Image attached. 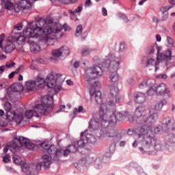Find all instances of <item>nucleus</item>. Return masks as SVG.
<instances>
[{
	"label": "nucleus",
	"instance_id": "nucleus-18",
	"mask_svg": "<svg viewBox=\"0 0 175 175\" xmlns=\"http://www.w3.org/2000/svg\"><path fill=\"white\" fill-rule=\"evenodd\" d=\"M45 81L47 84V87L52 88L55 94H58V92L62 90V85H61V83H57V82H55V80H54V75L53 74L48 75Z\"/></svg>",
	"mask_w": 175,
	"mask_h": 175
},
{
	"label": "nucleus",
	"instance_id": "nucleus-62",
	"mask_svg": "<svg viewBox=\"0 0 175 175\" xmlns=\"http://www.w3.org/2000/svg\"><path fill=\"white\" fill-rule=\"evenodd\" d=\"M158 79H167V75H159L157 76Z\"/></svg>",
	"mask_w": 175,
	"mask_h": 175
},
{
	"label": "nucleus",
	"instance_id": "nucleus-48",
	"mask_svg": "<svg viewBox=\"0 0 175 175\" xmlns=\"http://www.w3.org/2000/svg\"><path fill=\"white\" fill-rule=\"evenodd\" d=\"M4 107L7 111H10L12 110V104L10 103H5Z\"/></svg>",
	"mask_w": 175,
	"mask_h": 175
},
{
	"label": "nucleus",
	"instance_id": "nucleus-37",
	"mask_svg": "<svg viewBox=\"0 0 175 175\" xmlns=\"http://www.w3.org/2000/svg\"><path fill=\"white\" fill-rule=\"evenodd\" d=\"M13 162L16 165H21V163H23V161L21 160V157H20V156L14 155L13 157Z\"/></svg>",
	"mask_w": 175,
	"mask_h": 175
},
{
	"label": "nucleus",
	"instance_id": "nucleus-54",
	"mask_svg": "<svg viewBox=\"0 0 175 175\" xmlns=\"http://www.w3.org/2000/svg\"><path fill=\"white\" fill-rule=\"evenodd\" d=\"M169 18V13H163L162 21H166Z\"/></svg>",
	"mask_w": 175,
	"mask_h": 175
},
{
	"label": "nucleus",
	"instance_id": "nucleus-12",
	"mask_svg": "<svg viewBox=\"0 0 175 175\" xmlns=\"http://www.w3.org/2000/svg\"><path fill=\"white\" fill-rule=\"evenodd\" d=\"M95 143H96V138L92 134H85V132H82L81 133V139L75 142L78 148L79 147H84L85 144H95Z\"/></svg>",
	"mask_w": 175,
	"mask_h": 175
},
{
	"label": "nucleus",
	"instance_id": "nucleus-22",
	"mask_svg": "<svg viewBox=\"0 0 175 175\" xmlns=\"http://www.w3.org/2000/svg\"><path fill=\"white\" fill-rule=\"evenodd\" d=\"M117 143L118 142H116L115 141H113V143L111 144L109 146V152H106L103 155V160L106 159L107 158V159L104 162H109V161H110V158H111V155H113V154H114V152H116V144H117Z\"/></svg>",
	"mask_w": 175,
	"mask_h": 175
},
{
	"label": "nucleus",
	"instance_id": "nucleus-30",
	"mask_svg": "<svg viewBox=\"0 0 175 175\" xmlns=\"http://www.w3.org/2000/svg\"><path fill=\"white\" fill-rule=\"evenodd\" d=\"M54 80L56 83L61 84V83H64L65 81V76L61 74H56L55 75H53Z\"/></svg>",
	"mask_w": 175,
	"mask_h": 175
},
{
	"label": "nucleus",
	"instance_id": "nucleus-64",
	"mask_svg": "<svg viewBox=\"0 0 175 175\" xmlns=\"http://www.w3.org/2000/svg\"><path fill=\"white\" fill-rule=\"evenodd\" d=\"M66 84L68 85H73V81H72V80H70V79H68L66 81Z\"/></svg>",
	"mask_w": 175,
	"mask_h": 175
},
{
	"label": "nucleus",
	"instance_id": "nucleus-29",
	"mask_svg": "<svg viewBox=\"0 0 175 175\" xmlns=\"http://www.w3.org/2000/svg\"><path fill=\"white\" fill-rule=\"evenodd\" d=\"M12 92H22L23 85L21 83H14L11 85Z\"/></svg>",
	"mask_w": 175,
	"mask_h": 175
},
{
	"label": "nucleus",
	"instance_id": "nucleus-34",
	"mask_svg": "<svg viewBox=\"0 0 175 175\" xmlns=\"http://www.w3.org/2000/svg\"><path fill=\"white\" fill-rule=\"evenodd\" d=\"M14 120L16 124H21L24 120V116L23 115V113H19L18 115H16Z\"/></svg>",
	"mask_w": 175,
	"mask_h": 175
},
{
	"label": "nucleus",
	"instance_id": "nucleus-61",
	"mask_svg": "<svg viewBox=\"0 0 175 175\" xmlns=\"http://www.w3.org/2000/svg\"><path fill=\"white\" fill-rule=\"evenodd\" d=\"M6 170L8 172H10V173H16V170H14V169L12 168L11 167H6Z\"/></svg>",
	"mask_w": 175,
	"mask_h": 175
},
{
	"label": "nucleus",
	"instance_id": "nucleus-27",
	"mask_svg": "<svg viewBox=\"0 0 175 175\" xmlns=\"http://www.w3.org/2000/svg\"><path fill=\"white\" fill-rule=\"evenodd\" d=\"M161 124L163 125V129H170V128H169V126H170V125H172V124H173V119L170 117H166L164 119H163V120L161 121Z\"/></svg>",
	"mask_w": 175,
	"mask_h": 175
},
{
	"label": "nucleus",
	"instance_id": "nucleus-47",
	"mask_svg": "<svg viewBox=\"0 0 175 175\" xmlns=\"http://www.w3.org/2000/svg\"><path fill=\"white\" fill-rule=\"evenodd\" d=\"M83 10V7L79 6L74 12L72 10H69L71 14H75V13H80Z\"/></svg>",
	"mask_w": 175,
	"mask_h": 175
},
{
	"label": "nucleus",
	"instance_id": "nucleus-21",
	"mask_svg": "<svg viewBox=\"0 0 175 175\" xmlns=\"http://www.w3.org/2000/svg\"><path fill=\"white\" fill-rule=\"evenodd\" d=\"M159 64L158 60L156 61L154 59H149L146 62V68H148L149 70L154 69V72H158L159 70Z\"/></svg>",
	"mask_w": 175,
	"mask_h": 175
},
{
	"label": "nucleus",
	"instance_id": "nucleus-25",
	"mask_svg": "<svg viewBox=\"0 0 175 175\" xmlns=\"http://www.w3.org/2000/svg\"><path fill=\"white\" fill-rule=\"evenodd\" d=\"M166 100L163 99L161 101L157 102L153 108H150V110H153V113H157L161 111L163 108L164 105H166Z\"/></svg>",
	"mask_w": 175,
	"mask_h": 175
},
{
	"label": "nucleus",
	"instance_id": "nucleus-10",
	"mask_svg": "<svg viewBox=\"0 0 175 175\" xmlns=\"http://www.w3.org/2000/svg\"><path fill=\"white\" fill-rule=\"evenodd\" d=\"M45 84L46 79H44L42 74H39L35 80L29 79L26 81L25 87L28 92H32V91H36L38 88H42Z\"/></svg>",
	"mask_w": 175,
	"mask_h": 175
},
{
	"label": "nucleus",
	"instance_id": "nucleus-6",
	"mask_svg": "<svg viewBox=\"0 0 175 175\" xmlns=\"http://www.w3.org/2000/svg\"><path fill=\"white\" fill-rule=\"evenodd\" d=\"M98 65L101 69L105 68L109 72V79L111 83L116 84L120 81V75H118V69H120V65H121V57H117L114 56V54L109 53L106 56V59H100L96 61ZM102 68H101V67Z\"/></svg>",
	"mask_w": 175,
	"mask_h": 175
},
{
	"label": "nucleus",
	"instance_id": "nucleus-11",
	"mask_svg": "<svg viewBox=\"0 0 175 175\" xmlns=\"http://www.w3.org/2000/svg\"><path fill=\"white\" fill-rule=\"evenodd\" d=\"M111 116H113V117L111 118V122L113 124H117V122H121V121H124L127 117L129 122H133L135 121V118L133 115L129 113L128 111H122V112H118L116 111V109H112L110 111Z\"/></svg>",
	"mask_w": 175,
	"mask_h": 175
},
{
	"label": "nucleus",
	"instance_id": "nucleus-33",
	"mask_svg": "<svg viewBox=\"0 0 175 175\" xmlns=\"http://www.w3.org/2000/svg\"><path fill=\"white\" fill-rule=\"evenodd\" d=\"M67 148H68L70 152L72 153L77 152V150H79V147L77 146L75 142L72 144L68 146Z\"/></svg>",
	"mask_w": 175,
	"mask_h": 175
},
{
	"label": "nucleus",
	"instance_id": "nucleus-38",
	"mask_svg": "<svg viewBox=\"0 0 175 175\" xmlns=\"http://www.w3.org/2000/svg\"><path fill=\"white\" fill-rule=\"evenodd\" d=\"M82 32H83V25H79L76 29L75 36L77 37L80 36Z\"/></svg>",
	"mask_w": 175,
	"mask_h": 175
},
{
	"label": "nucleus",
	"instance_id": "nucleus-19",
	"mask_svg": "<svg viewBox=\"0 0 175 175\" xmlns=\"http://www.w3.org/2000/svg\"><path fill=\"white\" fill-rule=\"evenodd\" d=\"M134 99L135 103L138 105H142L146 102V94L142 93L140 92H136L133 94L132 93L129 94V101L127 102V105H132V99Z\"/></svg>",
	"mask_w": 175,
	"mask_h": 175
},
{
	"label": "nucleus",
	"instance_id": "nucleus-43",
	"mask_svg": "<svg viewBox=\"0 0 175 175\" xmlns=\"http://www.w3.org/2000/svg\"><path fill=\"white\" fill-rule=\"evenodd\" d=\"M172 8V6H163L160 8V11L162 12V13H168L167 11L170 10V8Z\"/></svg>",
	"mask_w": 175,
	"mask_h": 175
},
{
	"label": "nucleus",
	"instance_id": "nucleus-52",
	"mask_svg": "<svg viewBox=\"0 0 175 175\" xmlns=\"http://www.w3.org/2000/svg\"><path fill=\"white\" fill-rule=\"evenodd\" d=\"M119 50H120V51H121L122 53L124 52V51H125V43H124V42H120Z\"/></svg>",
	"mask_w": 175,
	"mask_h": 175
},
{
	"label": "nucleus",
	"instance_id": "nucleus-26",
	"mask_svg": "<svg viewBox=\"0 0 175 175\" xmlns=\"http://www.w3.org/2000/svg\"><path fill=\"white\" fill-rule=\"evenodd\" d=\"M16 49V45H14V43L13 42L10 41V40H8L5 42L4 44V50L6 53H12V51Z\"/></svg>",
	"mask_w": 175,
	"mask_h": 175
},
{
	"label": "nucleus",
	"instance_id": "nucleus-45",
	"mask_svg": "<svg viewBox=\"0 0 175 175\" xmlns=\"http://www.w3.org/2000/svg\"><path fill=\"white\" fill-rule=\"evenodd\" d=\"M57 150H61L62 151V154L60 155V157L62 155V153L64 152V157H68L69 155V154H70V151L69 150L68 148H67L66 150H62V149H57Z\"/></svg>",
	"mask_w": 175,
	"mask_h": 175
},
{
	"label": "nucleus",
	"instance_id": "nucleus-57",
	"mask_svg": "<svg viewBox=\"0 0 175 175\" xmlns=\"http://www.w3.org/2000/svg\"><path fill=\"white\" fill-rule=\"evenodd\" d=\"M63 28L64 29L65 31H70V27H69V25H68V24L65 23L63 25Z\"/></svg>",
	"mask_w": 175,
	"mask_h": 175
},
{
	"label": "nucleus",
	"instance_id": "nucleus-14",
	"mask_svg": "<svg viewBox=\"0 0 175 175\" xmlns=\"http://www.w3.org/2000/svg\"><path fill=\"white\" fill-rule=\"evenodd\" d=\"M153 87L154 88H156V94L157 96H164L167 98H172V92L166 84L161 83L159 85H157L154 83Z\"/></svg>",
	"mask_w": 175,
	"mask_h": 175
},
{
	"label": "nucleus",
	"instance_id": "nucleus-42",
	"mask_svg": "<svg viewBox=\"0 0 175 175\" xmlns=\"http://www.w3.org/2000/svg\"><path fill=\"white\" fill-rule=\"evenodd\" d=\"M167 40L168 43V47H173V45L174 44V41L173 40V38H172V37L167 36Z\"/></svg>",
	"mask_w": 175,
	"mask_h": 175
},
{
	"label": "nucleus",
	"instance_id": "nucleus-50",
	"mask_svg": "<svg viewBox=\"0 0 175 175\" xmlns=\"http://www.w3.org/2000/svg\"><path fill=\"white\" fill-rule=\"evenodd\" d=\"M35 166H36V172H39V170H42V166H43V163L40 162L38 164H36Z\"/></svg>",
	"mask_w": 175,
	"mask_h": 175
},
{
	"label": "nucleus",
	"instance_id": "nucleus-2",
	"mask_svg": "<svg viewBox=\"0 0 175 175\" xmlns=\"http://www.w3.org/2000/svg\"><path fill=\"white\" fill-rule=\"evenodd\" d=\"M101 76H103V70L96 65L88 68L85 71V77L88 83L92 85L90 90V96H94L95 101L98 105H100V107H102V105H105L108 111H111V110H114L116 106L120 105V100H121V98H120V90L117 85L113 84L109 85V94L111 96L107 101V104L103 103L102 93L96 89L100 87V82L94 81L95 79H99Z\"/></svg>",
	"mask_w": 175,
	"mask_h": 175
},
{
	"label": "nucleus",
	"instance_id": "nucleus-40",
	"mask_svg": "<svg viewBox=\"0 0 175 175\" xmlns=\"http://www.w3.org/2000/svg\"><path fill=\"white\" fill-rule=\"evenodd\" d=\"M9 121L8 119H1L0 120V126H2L3 128H5V126H8Z\"/></svg>",
	"mask_w": 175,
	"mask_h": 175
},
{
	"label": "nucleus",
	"instance_id": "nucleus-24",
	"mask_svg": "<svg viewBox=\"0 0 175 175\" xmlns=\"http://www.w3.org/2000/svg\"><path fill=\"white\" fill-rule=\"evenodd\" d=\"M42 162H41L43 164L44 169H49L51 165V161L53 159V157L49 154H44L42 157Z\"/></svg>",
	"mask_w": 175,
	"mask_h": 175
},
{
	"label": "nucleus",
	"instance_id": "nucleus-9",
	"mask_svg": "<svg viewBox=\"0 0 175 175\" xmlns=\"http://www.w3.org/2000/svg\"><path fill=\"white\" fill-rule=\"evenodd\" d=\"M107 157L105 160L100 157H94L92 155L87 156L85 158H83L79 161V165L81 166H90V165H92L95 169H102L103 167V163H107V162H105L107 160Z\"/></svg>",
	"mask_w": 175,
	"mask_h": 175
},
{
	"label": "nucleus",
	"instance_id": "nucleus-20",
	"mask_svg": "<svg viewBox=\"0 0 175 175\" xmlns=\"http://www.w3.org/2000/svg\"><path fill=\"white\" fill-rule=\"evenodd\" d=\"M70 54V51L68 46H63L59 49H55L52 51V59H57V58H59L61 55L62 57H65L66 55H69Z\"/></svg>",
	"mask_w": 175,
	"mask_h": 175
},
{
	"label": "nucleus",
	"instance_id": "nucleus-1",
	"mask_svg": "<svg viewBox=\"0 0 175 175\" xmlns=\"http://www.w3.org/2000/svg\"><path fill=\"white\" fill-rule=\"evenodd\" d=\"M41 42L46 46H54L55 40L61 39L64 36L62 27L57 23H53L51 19L40 18L35 22L27 25V27L21 33H14L11 35V39L17 44L21 46L25 43L27 39H35L41 36Z\"/></svg>",
	"mask_w": 175,
	"mask_h": 175
},
{
	"label": "nucleus",
	"instance_id": "nucleus-49",
	"mask_svg": "<svg viewBox=\"0 0 175 175\" xmlns=\"http://www.w3.org/2000/svg\"><path fill=\"white\" fill-rule=\"evenodd\" d=\"M127 83L129 85H133V84H136V80L133 78H129L127 79Z\"/></svg>",
	"mask_w": 175,
	"mask_h": 175
},
{
	"label": "nucleus",
	"instance_id": "nucleus-46",
	"mask_svg": "<svg viewBox=\"0 0 175 175\" xmlns=\"http://www.w3.org/2000/svg\"><path fill=\"white\" fill-rule=\"evenodd\" d=\"M25 70V67L24 66H20L16 70V75H17V73H23V72Z\"/></svg>",
	"mask_w": 175,
	"mask_h": 175
},
{
	"label": "nucleus",
	"instance_id": "nucleus-55",
	"mask_svg": "<svg viewBox=\"0 0 175 175\" xmlns=\"http://www.w3.org/2000/svg\"><path fill=\"white\" fill-rule=\"evenodd\" d=\"M66 107L65 105H60L59 109L56 111V113H61V111H65Z\"/></svg>",
	"mask_w": 175,
	"mask_h": 175
},
{
	"label": "nucleus",
	"instance_id": "nucleus-39",
	"mask_svg": "<svg viewBox=\"0 0 175 175\" xmlns=\"http://www.w3.org/2000/svg\"><path fill=\"white\" fill-rule=\"evenodd\" d=\"M118 17H119V18H120L121 20H123L124 23H128V21H129V19H128V16L122 13L118 14Z\"/></svg>",
	"mask_w": 175,
	"mask_h": 175
},
{
	"label": "nucleus",
	"instance_id": "nucleus-44",
	"mask_svg": "<svg viewBox=\"0 0 175 175\" xmlns=\"http://www.w3.org/2000/svg\"><path fill=\"white\" fill-rule=\"evenodd\" d=\"M157 47H161V46H158L157 44H154L153 46H151L149 49V50H148L149 54H154V53H155V50H157Z\"/></svg>",
	"mask_w": 175,
	"mask_h": 175
},
{
	"label": "nucleus",
	"instance_id": "nucleus-16",
	"mask_svg": "<svg viewBox=\"0 0 175 175\" xmlns=\"http://www.w3.org/2000/svg\"><path fill=\"white\" fill-rule=\"evenodd\" d=\"M13 144H15V147H27L29 150L35 148V144L29 142V139L25 137H16L14 139Z\"/></svg>",
	"mask_w": 175,
	"mask_h": 175
},
{
	"label": "nucleus",
	"instance_id": "nucleus-15",
	"mask_svg": "<svg viewBox=\"0 0 175 175\" xmlns=\"http://www.w3.org/2000/svg\"><path fill=\"white\" fill-rule=\"evenodd\" d=\"M100 113V111H99V113ZM89 129H90V131H96L94 135H92L94 137L96 135H99V133H100L101 131L103 129L100 122V115H99V119L92 118L90 120L89 122Z\"/></svg>",
	"mask_w": 175,
	"mask_h": 175
},
{
	"label": "nucleus",
	"instance_id": "nucleus-4",
	"mask_svg": "<svg viewBox=\"0 0 175 175\" xmlns=\"http://www.w3.org/2000/svg\"><path fill=\"white\" fill-rule=\"evenodd\" d=\"M111 111L107 109V107L105 104H101L100 107V120L103 129L98 135H96L95 138L98 142L99 139H111L112 142L120 143L121 140V134L118 133L114 126L117 124L113 123L111 120L113 117L111 115Z\"/></svg>",
	"mask_w": 175,
	"mask_h": 175
},
{
	"label": "nucleus",
	"instance_id": "nucleus-32",
	"mask_svg": "<svg viewBox=\"0 0 175 175\" xmlns=\"http://www.w3.org/2000/svg\"><path fill=\"white\" fill-rule=\"evenodd\" d=\"M94 49H92L84 47V48H82L81 54L83 56L90 55V54H91V53H92Z\"/></svg>",
	"mask_w": 175,
	"mask_h": 175
},
{
	"label": "nucleus",
	"instance_id": "nucleus-36",
	"mask_svg": "<svg viewBox=\"0 0 175 175\" xmlns=\"http://www.w3.org/2000/svg\"><path fill=\"white\" fill-rule=\"evenodd\" d=\"M157 94V89L154 86L149 87L148 90L147 91V95L148 96H152Z\"/></svg>",
	"mask_w": 175,
	"mask_h": 175
},
{
	"label": "nucleus",
	"instance_id": "nucleus-56",
	"mask_svg": "<svg viewBox=\"0 0 175 175\" xmlns=\"http://www.w3.org/2000/svg\"><path fill=\"white\" fill-rule=\"evenodd\" d=\"M3 38H5V34H1V39L0 40V49H3Z\"/></svg>",
	"mask_w": 175,
	"mask_h": 175
},
{
	"label": "nucleus",
	"instance_id": "nucleus-51",
	"mask_svg": "<svg viewBox=\"0 0 175 175\" xmlns=\"http://www.w3.org/2000/svg\"><path fill=\"white\" fill-rule=\"evenodd\" d=\"M16 65V63L14 62H7L5 64L6 68H13Z\"/></svg>",
	"mask_w": 175,
	"mask_h": 175
},
{
	"label": "nucleus",
	"instance_id": "nucleus-3",
	"mask_svg": "<svg viewBox=\"0 0 175 175\" xmlns=\"http://www.w3.org/2000/svg\"><path fill=\"white\" fill-rule=\"evenodd\" d=\"M149 116L146 113V107L143 106H139L135 109L134 115L135 118V122L138 125H142L135 128V129H129L128 134L133 135L135 133L138 137V140H141L144 137L147 136V133H143L141 129L146 130L148 132L150 129L152 131L157 132L159 128L156 127L154 124L157 122L159 118L158 113L154 112V109L149 110Z\"/></svg>",
	"mask_w": 175,
	"mask_h": 175
},
{
	"label": "nucleus",
	"instance_id": "nucleus-8",
	"mask_svg": "<svg viewBox=\"0 0 175 175\" xmlns=\"http://www.w3.org/2000/svg\"><path fill=\"white\" fill-rule=\"evenodd\" d=\"M2 6H4L6 10H14L15 13H19L22 11V14H27L32 8V1L31 0H1ZM36 2L38 0H31Z\"/></svg>",
	"mask_w": 175,
	"mask_h": 175
},
{
	"label": "nucleus",
	"instance_id": "nucleus-28",
	"mask_svg": "<svg viewBox=\"0 0 175 175\" xmlns=\"http://www.w3.org/2000/svg\"><path fill=\"white\" fill-rule=\"evenodd\" d=\"M29 46L31 53H39L41 50L40 45L33 41L29 42Z\"/></svg>",
	"mask_w": 175,
	"mask_h": 175
},
{
	"label": "nucleus",
	"instance_id": "nucleus-13",
	"mask_svg": "<svg viewBox=\"0 0 175 175\" xmlns=\"http://www.w3.org/2000/svg\"><path fill=\"white\" fill-rule=\"evenodd\" d=\"M41 147L44 150V152H48L49 155H52L53 159H57L61 157V154H62V150H58L57 146L52 145L49 146L47 142H44L41 144Z\"/></svg>",
	"mask_w": 175,
	"mask_h": 175
},
{
	"label": "nucleus",
	"instance_id": "nucleus-31",
	"mask_svg": "<svg viewBox=\"0 0 175 175\" xmlns=\"http://www.w3.org/2000/svg\"><path fill=\"white\" fill-rule=\"evenodd\" d=\"M21 167L22 172L23 173H25L26 174H32V172H31V168L27 163H22Z\"/></svg>",
	"mask_w": 175,
	"mask_h": 175
},
{
	"label": "nucleus",
	"instance_id": "nucleus-59",
	"mask_svg": "<svg viewBox=\"0 0 175 175\" xmlns=\"http://www.w3.org/2000/svg\"><path fill=\"white\" fill-rule=\"evenodd\" d=\"M73 66L75 68H79L80 66V62L79 61H75L73 64Z\"/></svg>",
	"mask_w": 175,
	"mask_h": 175
},
{
	"label": "nucleus",
	"instance_id": "nucleus-7",
	"mask_svg": "<svg viewBox=\"0 0 175 175\" xmlns=\"http://www.w3.org/2000/svg\"><path fill=\"white\" fill-rule=\"evenodd\" d=\"M53 97L49 95L44 96L40 103L36 104L33 109H28L26 111L25 116L29 120H31L33 117V114L37 118L40 117V114H43L44 116H47L50 114V111L53 110V105L49 102L53 100Z\"/></svg>",
	"mask_w": 175,
	"mask_h": 175
},
{
	"label": "nucleus",
	"instance_id": "nucleus-17",
	"mask_svg": "<svg viewBox=\"0 0 175 175\" xmlns=\"http://www.w3.org/2000/svg\"><path fill=\"white\" fill-rule=\"evenodd\" d=\"M164 132H165V133H169L165 136L164 140L165 148L169 149V147L172 146V144H174L175 143V126H173L168 130L164 129Z\"/></svg>",
	"mask_w": 175,
	"mask_h": 175
},
{
	"label": "nucleus",
	"instance_id": "nucleus-63",
	"mask_svg": "<svg viewBox=\"0 0 175 175\" xmlns=\"http://www.w3.org/2000/svg\"><path fill=\"white\" fill-rule=\"evenodd\" d=\"M152 20H153L154 23H156V24H159V19L158 18V17L154 16L152 18Z\"/></svg>",
	"mask_w": 175,
	"mask_h": 175
},
{
	"label": "nucleus",
	"instance_id": "nucleus-5",
	"mask_svg": "<svg viewBox=\"0 0 175 175\" xmlns=\"http://www.w3.org/2000/svg\"><path fill=\"white\" fill-rule=\"evenodd\" d=\"M142 131V133H147V135L139 140L141 143L142 147L139 148V151L142 154H148V155H152V152L151 150L154 148L156 151H162L163 150V146L162 143L158 141L157 137H155V133L159 132V129L156 131H152L150 129L148 131L144 129H139Z\"/></svg>",
	"mask_w": 175,
	"mask_h": 175
},
{
	"label": "nucleus",
	"instance_id": "nucleus-23",
	"mask_svg": "<svg viewBox=\"0 0 175 175\" xmlns=\"http://www.w3.org/2000/svg\"><path fill=\"white\" fill-rule=\"evenodd\" d=\"M154 84H155V81L152 79H145L141 81L139 85V88L140 90H144V88H149V87H154Z\"/></svg>",
	"mask_w": 175,
	"mask_h": 175
},
{
	"label": "nucleus",
	"instance_id": "nucleus-35",
	"mask_svg": "<svg viewBox=\"0 0 175 175\" xmlns=\"http://www.w3.org/2000/svg\"><path fill=\"white\" fill-rule=\"evenodd\" d=\"M73 113H74V116H76V115H77V113H87V110L84 109L83 106H79V107H78V108H75Z\"/></svg>",
	"mask_w": 175,
	"mask_h": 175
},
{
	"label": "nucleus",
	"instance_id": "nucleus-58",
	"mask_svg": "<svg viewBox=\"0 0 175 175\" xmlns=\"http://www.w3.org/2000/svg\"><path fill=\"white\" fill-rule=\"evenodd\" d=\"M91 0H87L84 4L85 8H90L91 6Z\"/></svg>",
	"mask_w": 175,
	"mask_h": 175
},
{
	"label": "nucleus",
	"instance_id": "nucleus-41",
	"mask_svg": "<svg viewBox=\"0 0 175 175\" xmlns=\"http://www.w3.org/2000/svg\"><path fill=\"white\" fill-rule=\"evenodd\" d=\"M2 157H3V162L4 163H9V161H10V155L5 154V155H2Z\"/></svg>",
	"mask_w": 175,
	"mask_h": 175
},
{
	"label": "nucleus",
	"instance_id": "nucleus-60",
	"mask_svg": "<svg viewBox=\"0 0 175 175\" xmlns=\"http://www.w3.org/2000/svg\"><path fill=\"white\" fill-rule=\"evenodd\" d=\"M102 13H103V16H104V17H106V16H107V10H106V8H103Z\"/></svg>",
	"mask_w": 175,
	"mask_h": 175
},
{
	"label": "nucleus",
	"instance_id": "nucleus-53",
	"mask_svg": "<svg viewBox=\"0 0 175 175\" xmlns=\"http://www.w3.org/2000/svg\"><path fill=\"white\" fill-rule=\"evenodd\" d=\"M14 29H16V31H21L23 29V23H18L14 27Z\"/></svg>",
	"mask_w": 175,
	"mask_h": 175
}]
</instances>
